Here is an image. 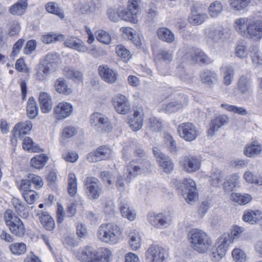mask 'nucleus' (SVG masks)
I'll list each match as a JSON object with an SVG mask.
<instances>
[{
  "mask_svg": "<svg viewBox=\"0 0 262 262\" xmlns=\"http://www.w3.org/2000/svg\"><path fill=\"white\" fill-rule=\"evenodd\" d=\"M58 65L51 64L45 60L40 61V63L35 68V78L39 81L45 80L46 77L57 68Z\"/></svg>",
  "mask_w": 262,
  "mask_h": 262,
  "instance_id": "15",
  "label": "nucleus"
},
{
  "mask_svg": "<svg viewBox=\"0 0 262 262\" xmlns=\"http://www.w3.org/2000/svg\"><path fill=\"white\" fill-rule=\"evenodd\" d=\"M148 221L151 225L157 228L167 227L170 224L169 216L163 213H149L148 215Z\"/></svg>",
  "mask_w": 262,
  "mask_h": 262,
  "instance_id": "16",
  "label": "nucleus"
},
{
  "mask_svg": "<svg viewBox=\"0 0 262 262\" xmlns=\"http://www.w3.org/2000/svg\"><path fill=\"white\" fill-rule=\"evenodd\" d=\"M208 10L210 16L216 17L222 12L223 6L220 2L215 1L210 4Z\"/></svg>",
  "mask_w": 262,
  "mask_h": 262,
  "instance_id": "52",
  "label": "nucleus"
},
{
  "mask_svg": "<svg viewBox=\"0 0 262 262\" xmlns=\"http://www.w3.org/2000/svg\"><path fill=\"white\" fill-rule=\"evenodd\" d=\"M158 38L167 43H171L174 40V35L173 32L168 28L162 27L158 29L157 31Z\"/></svg>",
  "mask_w": 262,
  "mask_h": 262,
  "instance_id": "32",
  "label": "nucleus"
},
{
  "mask_svg": "<svg viewBox=\"0 0 262 262\" xmlns=\"http://www.w3.org/2000/svg\"><path fill=\"white\" fill-rule=\"evenodd\" d=\"M111 154V149L106 146H101L96 150L91 152L87 156L88 160L91 162L106 160L110 158Z\"/></svg>",
  "mask_w": 262,
  "mask_h": 262,
  "instance_id": "17",
  "label": "nucleus"
},
{
  "mask_svg": "<svg viewBox=\"0 0 262 262\" xmlns=\"http://www.w3.org/2000/svg\"><path fill=\"white\" fill-rule=\"evenodd\" d=\"M46 9L48 12L55 14L60 18L64 17V15L62 10L55 2L48 3L46 5Z\"/></svg>",
  "mask_w": 262,
  "mask_h": 262,
  "instance_id": "46",
  "label": "nucleus"
},
{
  "mask_svg": "<svg viewBox=\"0 0 262 262\" xmlns=\"http://www.w3.org/2000/svg\"><path fill=\"white\" fill-rule=\"evenodd\" d=\"M188 103V98L183 95L181 96L179 100L168 103L165 107V111L168 113H174L187 105Z\"/></svg>",
  "mask_w": 262,
  "mask_h": 262,
  "instance_id": "26",
  "label": "nucleus"
},
{
  "mask_svg": "<svg viewBox=\"0 0 262 262\" xmlns=\"http://www.w3.org/2000/svg\"><path fill=\"white\" fill-rule=\"evenodd\" d=\"M162 124L159 119L150 118L148 119L147 128L151 132H158L162 128Z\"/></svg>",
  "mask_w": 262,
  "mask_h": 262,
  "instance_id": "61",
  "label": "nucleus"
},
{
  "mask_svg": "<svg viewBox=\"0 0 262 262\" xmlns=\"http://www.w3.org/2000/svg\"><path fill=\"white\" fill-rule=\"evenodd\" d=\"M26 110L27 115L31 119L34 118L38 115V107L33 97H31L29 98Z\"/></svg>",
  "mask_w": 262,
  "mask_h": 262,
  "instance_id": "41",
  "label": "nucleus"
},
{
  "mask_svg": "<svg viewBox=\"0 0 262 262\" xmlns=\"http://www.w3.org/2000/svg\"><path fill=\"white\" fill-rule=\"evenodd\" d=\"M244 221L254 225L262 220L261 212L258 210H248L244 212L243 216Z\"/></svg>",
  "mask_w": 262,
  "mask_h": 262,
  "instance_id": "25",
  "label": "nucleus"
},
{
  "mask_svg": "<svg viewBox=\"0 0 262 262\" xmlns=\"http://www.w3.org/2000/svg\"><path fill=\"white\" fill-rule=\"evenodd\" d=\"M221 106L227 111L238 114L240 115H247L248 114L247 111L242 107L236 106L228 104H222Z\"/></svg>",
  "mask_w": 262,
  "mask_h": 262,
  "instance_id": "58",
  "label": "nucleus"
},
{
  "mask_svg": "<svg viewBox=\"0 0 262 262\" xmlns=\"http://www.w3.org/2000/svg\"><path fill=\"white\" fill-rule=\"evenodd\" d=\"M190 247L194 251L200 253H206L212 245V240L203 231L194 229L188 234Z\"/></svg>",
  "mask_w": 262,
  "mask_h": 262,
  "instance_id": "2",
  "label": "nucleus"
},
{
  "mask_svg": "<svg viewBox=\"0 0 262 262\" xmlns=\"http://www.w3.org/2000/svg\"><path fill=\"white\" fill-rule=\"evenodd\" d=\"M145 255L148 262H165L166 261L165 250L158 246L150 247Z\"/></svg>",
  "mask_w": 262,
  "mask_h": 262,
  "instance_id": "14",
  "label": "nucleus"
},
{
  "mask_svg": "<svg viewBox=\"0 0 262 262\" xmlns=\"http://www.w3.org/2000/svg\"><path fill=\"white\" fill-rule=\"evenodd\" d=\"M4 219L6 225L8 227L14 223L20 221L19 218L15 215V214L11 210H7L4 213Z\"/></svg>",
  "mask_w": 262,
  "mask_h": 262,
  "instance_id": "53",
  "label": "nucleus"
},
{
  "mask_svg": "<svg viewBox=\"0 0 262 262\" xmlns=\"http://www.w3.org/2000/svg\"><path fill=\"white\" fill-rule=\"evenodd\" d=\"M111 251L106 248L97 250L86 246L77 255L78 259L82 262H109Z\"/></svg>",
  "mask_w": 262,
  "mask_h": 262,
  "instance_id": "1",
  "label": "nucleus"
},
{
  "mask_svg": "<svg viewBox=\"0 0 262 262\" xmlns=\"http://www.w3.org/2000/svg\"><path fill=\"white\" fill-rule=\"evenodd\" d=\"M178 55L182 62L209 64L212 62L211 59L200 49L190 48L181 50L178 52Z\"/></svg>",
  "mask_w": 262,
  "mask_h": 262,
  "instance_id": "3",
  "label": "nucleus"
},
{
  "mask_svg": "<svg viewBox=\"0 0 262 262\" xmlns=\"http://www.w3.org/2000/svg\"><path fill=\"white\" fill-rule=\"evenodd\" d=\"M180 164L185 171L191 173L200 169L201 160L197 157L189 155L182 157Z\"/></svg>",
  "mask_w": 262,
  "mask_h": 262,
  "instance_id": "9",
  "label": "nucleus"
},
{
  "mask_svg": "<svg viewBox=\"0 0 262 262\" xmlns=\"http://www.w3.org/2000/svg\"><path fill=\"white\" fill-rule=\"evenodd\" d=\"M98 72L100 76L106 82L113 83L117 79V72L106 65L100 66Z\"/></svg>",
  "mask_w": 262,
  "mask_h": 262,
  "instance_id": "19",
  "label": "nucleus"
},
{
  "mask_svg": "<svg viewBox=\"0 0 262 262\" xmlns=\"http://www.w3.org/2000/svg\"><path fill=\"white\" fill-rule=\"evenodd\" d=\"M172 53L169 50L165 49H160L159 50L156 56L155 61L160 75H166L167 74V72L163 71L161 67L162 62H165L166 63L169 62L172 60Z\"/></svg>",
  "mask_w": 262,
  "mask_h": 262,
  "instance_id": "18",
  "label": "nucleus"
},
{
  "mask_svg": "<svg viewBox=\"0 0 262 262\" xmlns=\"http://www.w3.org/2000/svg\"><path fill=\"white\" fill-rule=\"evenodd\" d=\"M122 231L117 225L109 223L102 224L98 231V238L102 242L111 244L118 242L121 236Z\"/></svg>",
  "mask_w": 262,
  "mask_h": 262,
  "instance_id": "5",
  "label": "nucleus"
},
{
  "mask_svg": "<svg viewBox=\"0 0 262 262\" xmlns=\"http://www.w3.org/2000/svg\"><path fill=\"white\" fill-rule=\"evenodd\" d=\"M48 159V157L44 154L36 155L31 159V165L36 169H40L45 166Z\"/></svg>",
  "mask_w": 262,
  "mask_h": 262,
  "instance_id": "42",
  "label": "nucleus"
},
{
  "mask_svg": "<svg viewBox=\"0 0 262 262\" xmlns=\"http://www.w3.org/2000/svg\"><path fill=\"white\" fill-rule=\"evenodd\" d=\"M200 78L201 82L209 88H212L218 81V76L216 72L209 70L202 71Z\"/></svg>",
  "mask_w": 262,
  "mask_h": 262,
  "instance_id": "22",
  "label": "nucleus"
},
{
  "mask_svg": "<svg viewBox=\"0 0 262 262\" xmlns=\"http://www.w3.org/2000/svg\"><path fill=\"white\" fill-rule=\"evenodd\" d=\"M231 199L239 205H245L251 201L252 197L250 195L246 193H232L231 194Z\"/></svg>",
  "mask_w": 262,
  "mask_h": 262,
  "instance_id": "44",
  "label": "nucleus"
},
{
  "mask_svg": "<svg viewBox=\"0 0 262 262\" xmlns=\"http://www.w3.org/2000/svg\"><path fill=\"white\" fill-rule=\"evenodd\" d=\"M68 190L71 196H73L77 190V182L75 174L74 173H70L68 176Z\"/></svg>",
  "mask_w": 262,
  "mask_h": 262,
  "instance_id": "47",
  "label": "nucleus"
},
{
  "mask_svg": "<svg viewBox=\"0 0 262 262\" xmlns=\"http://www.w3.org/2000/svg\"><path fill=\"white\" fill-rule=\"evenodd\" d=\"M223 176L221 171L219 169H214L210 176V183L213 186L217 187L222 183Z\"/></svg>",
  "mask_w": 262,
  "mask_h": 262,
  "instance_id": "50",
  "label": "nucleus"
},
{
  "mask_svg": "<svg viewBox=\"0 0 262 262\" xmlns=\"http://www.w3.org/2000/svg\"><path fill=\"white\" fill-rule=\"evenodd\" d=\"M97 39L103 43L108 45L111 43L112 38L110 35L105 31L98 30L95 33Z\"/></svg>",
  "mask_w": 262,
  "mask_h": 262,
  "instance_id": "56",
  "label": "nucleus"
},
{
  "mask_svg": "<svg viewBox=\"0 0 262 262\" xmlns=\"http://www.w3.org/2000/svg\"><path fill=\"white\" fill-rule=\"evenodd\" d=\"M64 45L66 47L81 52H85L88 50L87 47L82 40L72 37L67 39Z\"/></svg>",
  "mask_w": 262,
  "mask_h": 262,
  "instance_id": "29",
  "label": "nucleus"
},
{
  "mask_svg": "<svg viewBox=\"0 0 262 262\" xmlns=\"http://www.w3.org/2000/svg\"><path fill=\"white\" fill-rule=\"evenodd\" d=\"M116 52L118 56L122 58L124 61L128 60L131 57L129 51L122 45L116 46Z\"/></svg>",
  "mask_w": 262,
  "mask_h": 262,
  "instance_id": "62",
  "label": "nucleus"
},
{
  "mask_svg": "<svg viewBox=\"0 0 262 262\" xmlns=\"http://www.w3.org/2000/svg\"><path fill=\"white\" fill-rule=\"evenodd\" d=\"M153 154L161 169L167 173H170L173 168L170 158L166 156L156 147L153 148Z\"/></svg>",
  "mask_w": 262,
  "mask_h": 262,
  "instance_id": "12",
  "label": "nucleus"
},
{
  "mask_svg": "<svg viewBox=\"0 0 262 262\" xmlns=\"http://www.w3.org/2000/svg\"><path fill=\"white\" fill-rule=\"evenodd\" d=\"M207 35L214 43L219 42L223 39L224 36V29L220 27L210 29Z\"/></svg>",
  "mask_w": 262,
  "mask_h": 262,
  "instance_id": "36",
  "label": "nucleus"
},
{
  "mask_svg": "<svg viewBox=\"0 0 262 262\" xmlns=\"http://www.w3.org/2000/svg\"><path fill=\"white\" fill-rule=\"evenodd\" d=\"M173 184L179 190L184 199L189 204L196 201L198 199V191L195 182L191 178H186L182 182L175 180Z\"/></svg>",
  "mask_w": 262,
  "mask_h": 262,
  "instance_id": "4",
  "label": "nucleus"
},
{
  "mask_svg": "<svg viewBox=\"0 0 262 262\" xmlns=\"http://www.w3.org/2000/svg\"><path fill=\"white\" fill-rule=\"evenodd\" d=\"M234 70L231 67L226 68L223 78L224 83L226 85L231 84L234 78Z\"/></svg>",
  "mask_w": 262,
  "mask_h": 262,
  "instance_id": "63",
  "label": "nucleus"
},
{
  "mask_svg": "<svg viewBox=\"0 0 262 262\" xmlns=\"http://www.w3.org/2000/svg\"><path fill=\"white\" fill-rule=\"evenodd\" d=\"M27 6V0H19L10 7L9 12L13 15H21L25 13Z\"/></svg>",
  "mask_w": 262,
  "mask_h": 262,
  "instance_id": "33",
  "label": "nucleus"
},
{
  "mask_svg": "<svg viewBox=\"0 0 262 262\" xmlns=\"http://www.w3.org/2000/svg\"><path fill=\"white\" fill-rule=\"evenodd\" d=\"M261 149L262 148L260 145L251 144L246 147L244 150V154L247 157H252L259 154Z\"/></svg>",
  "mask_w": 262,
  "mask_h": 262,
  "instance_id": "51",
  "label": "nucleus"
},
{
  "mask_svg": "<svg viewBox=\"0 0 262 262\" xmlns=\"http://www.w3.org/2000/svg\"><path fill=\"white\" fill-rule=\"evenodd\" d=\"M248 18L246 17L239 18L234 22V27L236 31L242 36L247 35L248 32Z\"/></svg>",
  "mask_w": 262,
  "mask_h": 262,
  "instance_id": "34",
  "label": "nucleus"
},
{
  "mask_svg": "<svg viewBox=\"0 0 262 262\" xmlns=\"http://www.w3.org/2000/svg\"><path fill=\"white\" fill-rule=\"evenodd\" d=\"M12 253L17 255L23 254L26 251V246L24 243H14L9 246Z\"/></svg>",
  "mask_w": 262,
  "mask_h": 262,
  "instance_id": "59",
  "label": "nucleus"
},
{
  "mask_svg": "<svg viewBox=\"0 0 262 262\" xmlns=\"http://www.w3.org/2000/svg\"><path fill=\"white\" fill-rule=\"evenodd\" d=\"M251 0H229L231 8L234 11L245 9L250 4Z\"/></svg>",
  "mask_w": 262,
  "mask_h": 262,
  "instance_id": "49",
  "label": "nucleus"
},
{
  "mask_svg": "<svg viewBox=\"0 0 262 262\" xmlns=\"http://www.w3.org/2000/svg\"><path fill=\"white\" fill-rule=\"evenodd\" d=\"M32 126L31 122L29 120L17 123L13 128V136L16 138H23L30 132Z\"/></svg>",
  "mask_w": 262,
  "mask_h": 262,
  "instance_id": "24",
  "label": "nucleus"
},
{
  "mask_svg": "<svg viewBox=\"0 0 262 262\" xmlns=\"http://www.w3.org/2000/svg\"><path fill=\"white\" fill-rule=\"evenodd\" d=\"M239 178L236 174H233L226 178V181L223 184L225 191H232L238 183Z\"/></svg>",
  "mask_w": 262,
  "mask_h": 262,
  "instance_id": "43",
  "label": "nucleus"
},
{
  "mask_svg": "<svg viewBox=\"0 0 262 262\" xmlns=\"http://www.w3.org/2000/svg\"><path fill=\"white\" fill-rule=\"evenodd\" d=\"M74 110L73 105L69 102H59L54 108V117L58 120H63L71 116Z\"/></svg>",
  "mask_w": 262,
  "mask_h": 262,
  "instance_id": "13",
  "label": "nucleus"
},
{
  "mask_svg": "<svg viewBox=\"0 0 262 262\" xmlns=\"http://www.w3.org/2000/svg\"><path fill=\"white\" fill-rule=\"evenodd\" d=\"M115 110L119 114L126 115L130 111V104L128 99L122 94H117L112 99Z\"/></svg>",
  "mask_w": 262,
  "mask_h": 262,
  "instance_id": "10",
  "label": "nucleus"
},
{
  "mask_svg": "<svg viewBox=\"0 0 262 262\" xmlns=\"http://www.w3.org/2000/svg\"><path fill=\"white\" fill-rule=\"evenodd\" d=\"M54 86L56 91L59 94L69 95L72 93V89L68 86L66 80L62 78L56 79Z\"/></svg>",
  "mask_w": 262,
  "mask_h": 262,
  "instance_id": "30",
  "label": "nucleus"
},
{
  "mask_svg": "<svg viewBox=\"0 0 262 262\" xmlns=\"http://www.w3.org/2000/svg\"><path fill=\"white\" fill-rule=\"evenodd\" d=\"M12 203L19 215L23 218L28 216L29 212L25 205L19 199L13 198L12 199Z\"/></svg>",
  "mask_w": 262,
  "mask_h": 262,
  "instance_id": "40",
  "label": "nucleus"
},
{
  "mask_svg": "<svg viewBox=\"0 0 262 262\" xmlns=\"http://www.w3.org/2000/svg\"><path fill=\"white\" fill-rule=\"evenodd\" d=\"M27 178L30 182H31V184H33L34 185L33 187L35 188H40L43 184L41 178L38 176L33 173H29Z\"/></svg>",
  "mask_w": 262,
  "mask_h": 262,
  "instance_id": "64",
  "label": "nucleus"
},
{
  "mask_svg": "<svg viewBox=\"0 0 262 262\" xmlns=\"http://www.w3.org/2000/svg\"><path fill=\"white\" fill-rule=\"evenodd\" d=\"M129 242L133 250H136L141 246V236L137 230L131 231L128 235Z\"/></svg>",
  "mask_w": 262,
  "mask_h": 262,
  "instance_id": "37",
  "label": "nucleus"
},
{
  "mask_svg": "<svg viewBox=\"0 0 262 262\" xmlns=\"http://www.w3.org/2000/svg\"><path fill=\"white\" fill-rule=\"evenodd\" d=\"M247 35L254 40L260 39L262 38V21L257 20L248 24Z\"/></svg>",
  "mask_w": 262,
  "mask_h": 262,
  "instance_id": "21",
  "label": "nucleus"
},
{
  "mask_svg": "<svg viewBox=\"0 0 262 262\" xmlns=\"http://www.w3.org/2000/svg\"><path fill=\"white\" fill-rule=\"evenodd\" d=\"M23 147L25 150H31L33 152H36L39 149V147L29 137L24 138L23 142Z\"/></svg>",
  "mask_w": 262,
  "mask_h": 262,
  "instance_id": "60",
  "label": "nucleus"
},
{
  "mask_svg": "<svg viewBox=\"0 0 262 262\" xmlns=\"http://www.w3.org/2000/svg\"><path fill=\"white\" fill-rule=\"evenodd\" d=\"M151 163L147 159L134 160L131 161L127 166L128 174L125 178L127 183H129L132 178L145 172L150 167Z\"/></svg>",
  "mask_w": 262,
  "mask_h": 262,
  "instance_id": "6",
  "label": "nucleus"
},
{
  "mask_svg": "<svg viewBox=\"0 0 262 262\" xmlns=\"http://www.w3.org/2000/svg\"><path fill=\"white\" fill-rule=\"evenodd\" d=\"M91 124L96 130L102 133L110 132L113 128L108 118L98 113H93L91 117Z\"/></svg>",
  "mask_w": 262,
  "mask_h": 262,
  "instance_id": "8",
  "label": "nucleus"
},
{
  "mask_svg": "<svg viewBox=\"0 0 262 262\" xmlns=\"http://www.w3.org/2000/svg\"><path fill=\"white\" fill-rule=\"evenodd\" d=\"M177 132L181 138L188 142L194 141L200 135L198 128L189 122L180 124L177 127Z\"/></svg>",
  "mask_w": 262,
  "mask_h": 262,
  "instance_id": "7",
  "label": "nucleus"
},
{
  "mask_svg": "<svg viewBox=\"0 0 262 262\" xmlns=\"http://www.w3.org/2000/svg\"><path fill=\"white\" fill-rule=\"evenodd\" d=\"M144 112L142 107L135 110L133 117L130 118L129 123L130 127L134 131L139 130L143 125Z\"/></svg>",
  "mask_w": 262,
  "mask_h": 262,
  "instance_id": "23",
  "label": "nucleus"
},
{
  "mask_svg": "<svg viewBox=\"0 0 262 262\" xmlns=\"http://www.w3.org/2000/svg\"><path fill=\"white\" fill-rule=\"evenodd\" d=\"M9 228L12 234L18 237H21L26 232L24 225L21 220L14 223Z\"/></svg>",
  "mask_w": 262,
  "mask_h": 262,
  "instance_id": "48",
  "label": "nucleus"
},
{
  "mask_svg": "<svg viewBox=\"0 0 262 262\" xmlns=\"http://www.w3.org/2000/svg\"><path fill=\"white\" fill-rule=\"evenodd\" d=\"M120 18L125 21H129L135 22L136 21V15L137 14V10L136 9L130 10L128 7L127 10H122L119 12Z\"/></svg>",
  "mask_w": 262,
  "mask_h": 262,
  "instance_id": "45",
  "label": "nucleus"
},
{
  "mask_svg": "<svg viewBox=\"0 0 262 262\" xmlns=\"http://www.w3.org/2000/svg\"><path fill=\"white\" fill-rule=\"evenodd\" d=\"M145 11L146 18L148 21L154 20L158 14L157 8L154 4H150L147 6Z\"/></svg>",
  "mask_w": 262,
  "mask_h": 262,
  "instance_id": "57",
  "label": "nucleus"
},
{
  "mask_svg": "<svg viewBox=\"0 0 262 262\" xmlns=\"http://www.w3.org/2000/svg\"><path fill=\"white\" fill-rule=\"evenodd\" d=\"M84 186L90 199L96 200L99 197L101 188L99 186V181L97 178L92 177L86 178L84 181Z\"/></svg>",
  "mask_w": 262,
  "mask_h": 262,
  "instance_id": "11",
  "label": "nucleus"
},
{
  "mask_svg": "<svg viewBox=\"0 0 262 262\" xmlns=\"http://www.w3.org/2000/svg\"><path fill=\"white\" fill-rule=\"evenodd\" d=\"M250 56L253 63L256 64H261L262 59L259 55V49L257 46H252L249 48Z\"/></svg>",
  "mask_w": 262,
  "mask_h": 262,
  "instance_id": "54",
  "label": "nucleus"
},
{
  "mask_svg": "<svg viewBox=\"0 0 262 262\" xmlns=\"http://www.w3.org/2000/svg\"><path fill=\"white\" fill-rule=\"evenodd\" d=\"M64 75L74 81H79L82 78V74L79 71L73 68H66L64 70Z\"/></svg>",
  "mask_w": 262,
  "mask_h": 262,
  "instance_id": "55",
  "label": "nucleus"
},
{
  "mask_svg": "<svg viewBox=\"0 0 262 262\" xmlns=\"http://www.w3.org/2000/svg\"><path fill=\"white\" fill-rule=\"evenodd\" d=\"M251 82L250 79L245 75L240 77L237 82V89L242 94L250 92Z\"/></svg>",
  "mask_w": 262,
  "mask_h": 262,
  "instance_id": "39",
  "label": "nucleus"
},
{
  "mask_svg": "<svg viewBox=\"0 0 262 262\" xmlns=\"http://www.w3.org/2000/svg\"><path fill=\"white\" fill-rule=\"evenodd\" d=\"M42 226L47 230L51 231L55 228V222L51 216L47 212H42L40 216Z\"/></svg>",
  "mask_w": 262,
  "mask_h": 262,
  "instance_id": "38",
  "label": "nucleus"
},
{
  "mask_svg": "<svg viewBox=\"0 0 262 262\" xmlns=\"http://www.w3.org/2000/svg\"><path fill=\"white\" fill-rule=\"evenodd\" d=\"M217 242L219 245L215 249L220 252L221 255L223 254L225 256L230 244L231 243L230 234L228 233L223 234L220 238L217 239Z\"/></svg>",
  "mask_w": 262,
  "mask_h": 262,
  "instance_id": "28",
  "label": "nucleus"
},
{
  "mask_svg": "<svg viewBox=\"0 0 262 262\" xmlns=\"http://www.w3.org/2000/svg\"><path fill=\"white\" fill-rule=\"evenodd\" d=\"M41 111L44 113L49 112L52 108V102L50 95L45 92H41L39 96Z\"/></svg>",
  "mask_w": 262,
  "mask_h": 262,
  "instance_id": "27",
  "label": "nucleus"
},
{
  "mask_svg": "<svg viewBox=\"0 0 262 262\" xmlns=\"http://www.w3.org/2000/svg\"><path fill=\"white\" fill-rule=\"evenodd\" d=\"M120 211L123 217L127 219L129 221H133L136 217V213L131 208L127 202L122 201L120 203Z\"/></svg>",
  "mask_w": 262,
  "mask_h": 262,
  "instance_id": "31",
  "label": "nucleus"
},
{
  "mask_svg": "<svg viewBox=\"0 0 262 262\" xmlns=\"http://www.w3.org/2000/svg\"><path fill=\"white\" fill-rule=\"evenodd\" d=\"M207 17L206 14L200 13L194 8L191 10V14L188 18V21L192 25H200L203 23Z\"/></svg>",
  "mask_w": 262,
  "mask_h": 262,
  "instance_id": "35",
  "label": "nucleus"
},
{
  "mask_svg": "<svg viewBox=\"0 0 262 262\" xmlns=\"http://www.w3.org/2000/svg\"><path fill=\"white\" fill-rule=\"evenodd\" d=\"M228 122L229 118L227 115H222L216 117L210 122L209 128L207 131L208 136L212 137L219 128L226 125Z\"/></svg>",
  "mask_w": 262,
  "mask_h": 262,
  "instance_id": "20",
  "label": "nucleus"
}]
</instances>
